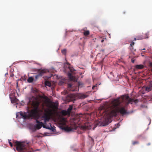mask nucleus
I'll use <instances>...</instances> for the list:
<instances>
[{"mask_svg":"<svg viewBox=\"0 0 152 152\" xmlns=\"http://www.w3.org/2000/svg\"><path fill=\"white\" fill-rule=\"evenodd\" d=\"M89 34L90 32L88 30L85 31L83 32V34L85 36H88L89 35Z\"/></svg>","mask_w":152,"mask_h":152,"instance_id":"f3484780","label":"nucleus"},{"mask_svg":"<svg viewBox=\"0 0 152 152\" xmlns=\"http://www.w3.org/2000/svg\"><path fill=\"white\" fill-rule=\"evenodd\" d=\"M41 120H44V123L46 125V122L49 121L50 119V112L46 111L41 117Z\"/></svg>","mask_w":152,"mask_h":152,"instance_id":"39448f33","label":"nucleus"},{"mask_svg":"<svg viewBox=\"0 0 152 152\" xmlns=\"http://www.w3.org/2000/svg\"><path fill=\"white\" fill-rule=\"evenodd\" d=\"M108 124H102V126H106V125H107Z\"/></svg>","mask_w":152,"mask_h":152,"instance_id":"c9c22d12","label":"nucleus"},{"mask_svg":"<svg viewBox=\"0 0 152 152\" xmlns=\"http://www.w3.org/2000/svg\"><path fill=\"white\" fill-rule=\"evenodd\" d=\"M132 144L133 145H134L135 144H138L139 143L137 141H132Z\"/></svg>","mask_w":152,"mask_h":152,"instance_id":"4be33fe9","label":"nucleus"},{"mask_svg":"<svg viewBox=\"0 0 152 152\" xmlns=\"http://www.w3.org/2000/svg\"><path fill=\"white\" fill-rule=\"evenodd\" d=\"M143 39L142 37H137V39L141 40Z\"/></svg>","mask_w":152,"mask_h":152,"instance_id":"a878e982","label":"nucleus"},{"mask_svg":"<svg viewBox=\"0 0 152 152\" xmlns=\"http://www.w3.org/2000/svg\"><path fill=\"white\" fill-rule=\"evenodd\" d=\"M102 38V37H100V38Z\"/></svg>","mask_w":152,"mask_h":152,"instance_id":"a18cd8bd","label":"nucleus"},{"mask_svg":"<svg viewBox=\"0 0 152 152\" xmlns=\"http://www.w3.org/2000/svg\"><path fill=\"white\" fill-rule=\"evenodd\" d=\"M11 102L12 103H17L18 102V100L15 97L12 98L10 97Z\"/></svg>","mask_w":152,"mask_h":152,"instance_id":"1a4fd4ad","label":"nucleus"},{"mask_svg":"<svg viewBox=\"0 0 152 152\" xmlns=\"http://www.w3.org/2000/svg\"><path fill=\"white\" fill-rule=\"evenodd\" d=\"M152 90V84L147 86L145 88V91L149 92Z\"/></svg>","mask_w":152,"mask_h":152,"instance_id":"f8f14e48","label":"nucleus"},{"mask_svg":"<svg viewBox=\"0 0 152 152\" xmlns=\"http://www.w3.org/2000/svg\"><path fill=\"white\" fill-rule=\"evenodd\" d=\"M8 75V73H6V74H5V75Z\"/></svg>","mask_w":152,"mask_h":152,"instance_id":"a19ab883","label":"nucleus"},{"mask_svg":"<svg viewBox=\"0 0 152 152\" xmlns=\"http://www.w3.org/2000/svg\"><path fill=\"white\" fill-rule=\"evenodd\" d=\"M83 86V83L81 82H79L78 83V88H81Z\"/></svg>","mask_w":152,"mask_h":152,"instance_id":"412c9836","label":"nucleus"},{"mask_svg":"<svg viewBox=\"0 0 152 152\" xmlns=\"http://www.w3.org/2000/svg\"><path fill=\"white\" fill-rule=\"evenodd\" d=\"M48 72V70L46 69H39L37 71L38 74L41 77Z\"/></svg>","mask_w":152,"mask_h":152,"instance_id":"0eeeda50","label":"nucleus"},{"mask_svg":"<svg viewBox=\"0 0 152 152\" xmlns=\"http://www.w3.org/2000/svg\"><path fill=\"white\" fill-rule=\"evenodd\" d=\"M45 85L48 86H51V83L48 81H46L45 82Z\"/></svg>","mask_w":152,"mask_h":152,"instance_id":"a211bd4d","label":"nucleus"},{"mask_svg":"<svg viewBox=\"0 0 152 152\" xmlns=\"http://www.w3.org/2000/svg\"><path fill=\"white\" fill-rule=\"evenodd\" d=\"M104 49H102L100 51H102V52H104Z\"/></svg>","mask_w":152,"mask_h":152,"instance_id":"e433bc0d","label":"nucleus"},{"mask_svg":"<svg viewBox=\"0 0 152 152\" xmlns=\"http://www.w3.org/2000/svg\"><path fill=\"white\" fill-rule=\"evenodd\" d=\"M151 143L150 142H149L147 144V145H151Z\"/></svg>","mask_w":152,"mask_h":152,"instance_id":"4c0bfd02","label":"nucleus"},{"mask_svg":"<svg viewBox=\"0 0 152 152\" xmlns=\"http://www.w3.org/2000/svg\"><path fill=\"white\" fill-rule=\"evenodd\" d=\"M39 104V102L37 101H34L32 102V105L36 110H38Z\"/></svg>","mask_w":152,"mask_h":152,"instance_id":"6e6552de","label":"nucleus"},{"mask_svg":"<svg viewBox=\"0 0 152 152\" xmlns=\"http://www.w3.org/2000/svg\"><path fill=\"white\" fill-rule=\"evenodd\" d=\"M134 42H132L131 44H130V46H132V47L134 45Z\"/></svg>","mask_w":152,"mask_h":152,"instance_id":"7c9ffc66","label":"nucleus"},{"mask_svg":"<svg viewBox=\"0 0 152 152\" xmlns=\"http://www.w3.org/2000/svg\"><path fill=\"white\" fill-rule=\"evenodd\" d=\"M14 74L12 72H11L10 73V77H12L14 76Z\"/></svg>","mask_w":152,"mask_h":152,"instance_id":"bb28decb","label":"nucleus"},{"mask_svg":"<svg viewBox=\"0 0 152 152\" xmlns=\"http://www.w3.org/2000/svg\"><path fill=\"white\" fill-rule=\"evenodd\" d=\"M40 77L41 76L40 75H39L38 74L37 75L35 76V77L36 79H37L38 78H39V77Z\"/></svg>","mask_w":152,"mask_h":152,"instance_id":"5701e85b","label":"nucleus"},{"mask_svg":"<svg viewBox=\"0 0 152 152\" xmlns=\"http://www.w3.org/2000/svg\"><path fill=\"white\" fill-rule=\"evenodd\" d=\"M17 87L18 86V83H17Z\"/></svg>","mask_w":152,"mask_h":152,"instance_id":"ea45409f","label":"nucleus"},{"mask_svg":"<svg viewBox=\"0 0 152 152\" xmlns=\"http://www.w3.org/2000/svg\"><path fill=\"white\" fill-rule=\"evenodd\" d=\"M61 52L62 53H66V50L65 49H64L63 50H62Z\"/></svg>","mask_w":152,"mask_h":152,"instance_id":"c756f323","label":"nucleus"},{"mask_svg":"<svg viewBox=\"0 0 152 152\" xmlns=\"http://www.w3.org/2000/svg\"><path fill=\"white\" fill-rule=\"evenodd\" d=\"M135 68L138 69H141L143 68L144 66L142 64L137 65L135 66Z\"/></svg>","mask_w":152,"mask_h":152,"instance_id":"2eb2a0df","label":"nucleus"},{"mask_svg":"<svg viewBox=\"0 0 152 152\" xmlns=\"http://www.w3.org/2000/svg\"><path fill=\"white\" fill-rule=\"evenodd\" d=\"M75 97V95L73 94H70L68 95L69 102L73 101Z\"/></svg>","mask_w":152,"mask_h":152,"instance_id":"9d476101","label":"nucleus"},{"mask_svg":"<svg viewBox=\"0 0 152 152\" xmlns=\"http://www.w3.org/2000/svg\"><path fill=\"white\" fill-rule=\"evenodd\" d=\"M52 107H53L54 108H57V106L56 105H53L52 106Z\"/></svg>","mask_w":152,"mask_h":152,"instance_id":"cd10ccee","label":"nucleus"},{"mask_svg":"<svg viewBox=\"0 0 152 152\" xmlns=\"http://www.w3.org/2000/svg\"><path fill=\"white\" fill-rule=\"evenodd\" d=\"M67 64L68 66V68H69L70 70V71L71 72H73L74 70H73L72 69H70V64L68 62L67 63Z\"/></svg>","mask_w":152,"mask_h":152,"instance_id":"b1692460","label":"nucleus"},{"mask_svg":"<svg viewBox=\"0 0 152 152\" xmlns=\"http://www.w3.org/2000/svg\"><path fill=\"white\" fill-rule=\"evenodd\" d=\"M149 66L152 67V62H150L149 64Z\"/></svg>","mask_w":152,"mask_h":152,"instance_id":"473e14b6","label":"nucleus"},{"mask_svg":"<svg viewBox=\"0 0 152 152\" xmlns=\"http://www.w3.org/2000/svg\"><path fill=\"white\" fill-rule=\"evenodd\" d=\"M34 81V78L32 77H29L27 80V81L29 83L32 82Z\"/></svg>","mask_w":152,"mask_h":152,"instance_id":"dca6fc26","label":"nucleus"},{"mask_svg":"<svg viewBox=\"0 0 152 152\" xmlns=\"http://www.w3.org/2000/svg\"><path fill=\"white\" fill-rule=\"evenodd\" d=\"M80 128L82 130H86L88 129L89 128L88 126H87L86 125H81L80 126Z\"/></svg>","mask_w":152,"mask_h":152,"instance_id":"4468645a","label":"nucleus"},{"mask_svg":"<svg viewBox=\"0 0 152 152\" xmlns=\"http://www.w3.org/2000/svg\"><path fill=\"white\" fill-rule=\"evenodd\" d=\"M19 114L21 118L26 119L27 118H37V115L35 110H31L28 114L26 115L25 112H20Z\"/></svg>","mask_w":152,"mask_h":152,"instance_id":"20e7f679","label":"nucleus"},{"mask_svg":"<svg viewBox=\"0 0 152 152\" xmlns=\"http://www.w3.org/2000/svg\"><path fill=\"white\" fill-rule=\"evenodd\" d=\"M143 50H145V48H144L142 49Z\"/></svg>","mask_w":152,"mask_h":152,"instance_id":"c03bdc74","label":"nucleus"},{"mask_svg":"<svg viewBox=\"0 0 152 152\" xmlns=\"http://www.w3.org/2000/svg\"><path fill=\"white\" fill-rule=\"evenodd\" d=\"M72 106L71 105L69 106V107L68 108L67 111H65V112H66L65 114H69L71 111L72 109Z\"/></svg>","mask_w":152,"mask_h":152,"instance_id":"9b49d317","label":"nucleus"},{"mask_svg":"<svg viewBox=\"0 0 152 152\" xmlns=\"http://www.w3.org/2000/svg\"><path fill=\"white\" fill-rule=\"evenodd\" d=\"M138 101V99H132L130 98L128 95H125L115 99L113 101V103L115 105L117 106L123 102H124L127 104H128L129 103L132 104L133 102L137 103Z\"/></svg>","mask_w":152,"mask_h":152,"instance_id":"7ed1b4c3","label":"nucleus"},{"mask_svg":"<svg viewBox=\"0 0 152 152\" xmlns=\"http://www.w3.org/2000/svg\"><path fill=\"white\" fill-rule=\"evenodd\" d=\"M132 62L133 63H134V60L133 59H132Z\"/></svg>","mask_w":152,"mask_h":152,"instance_id":"72a5a7b5","label":"nucleus"},{"mask_svg":"<svg viewBox=\"0 0 152 152\" xmlns=\"http://www.w3.org/2000/svg\"><path fill=\"white\" fill-rule=\"evenodd\" d=\"M10 141L11 140H9V143L10 145V146H11V147H12L13 146V145L12 142Z\"/></svg>","mask_w":152,"mask_h":152,"instance_id":"393cba45","label":"nucleus"},{"mask_svg":"<svg viewBox=\"0 0 152 152\" xmlns=\"http://www.w3.org/2000/svg\"><path fill=\"white\" fill-rule=\"evenodd\" d=\"M136 38H134V40H136Z\"/></svg>","mask_w":152,"mask_h":152,"instance_id":"37998d69","label":"nucleus"},{"mask_svg":"<svg viewBox=\"0 0 152 152\" xmlns=\"http://www.w3.org/2000/svg\"><path fill=\"white\" fill-rule=\"evenodd\" d=\"M50 126H51V128H50V129H51V130L52 131H54V129L53 127H52L51 126V125H50Z\"/></svg>","mask_w":152,"mask_h":152,"instance_id":"2f4dec72","label":"nucleus"},{"mask_svg":"<svg viewBox=\"0 0 152 152\" xmlns=\"http://www.w3.org/2000/svg\"><path fill=\"white\" fill-rule=\"evenodd\" d=\"M69 86L71 87V85L70 84H69Z\"/></svg>","mask_w":152,"mask_h":152,"instance_id":"58836bf2","label":"nucleus"},{"mask_svg":"<svg viewBox=\"0 0 152 152\" xmlns=\"http://www.w3.org/2000/svg\"><path fill=\"white\" fill-rule=\"evenodd\" d=\"M115 99L112 101V103L114 107H116L115 109L113 110L110 112H108L106 110L101 109L100 112V113H104V115H109L110 117L115 116L117 115V114L119 113L123 115L126 114L127 111L125 109V107L123 106V105L121 104L122 103H123V104H126V103L124 102H123L118 105L115 106L113 103V101Z\"/></svg>","mask_w":152,"mask_h":152,"instance_id":"f257e3e1","label":"nucleus"},{"mask_svg":"<svg viewBox=\"0 0 152 152\" xmlns=\"http://www.w3.org/2000/svg\"><path fill=\"white\" fill-rule=\"evenodd\" d=\"M95 87V86H93V88H94V87Z\"/></svg>","mask_w":152,"mask_h":152,"instance_id":"79ce46f5","label":"nucleus"},{"mask_svg":"<svg viewBox=\"0 0 152 152\" xmlns=\"http://www.w3.org/2000/svg\"><path fill=\"white\" fill-rule=\"evenodd\" d=\"M14 145L16 147L17 150L19 152H31L32 150L29 145L28 143L16 141H13Z\"/></svg>","mask_w":152,"mask_h":152,"instance_id":"f03ea898","label":"nucleus"},{"mask_svg":"<svg viewBox=\"0 0 152 152\" xmlns=\"http://www.w3.org/2000/svg\"><path fill=\"white\" fill-rule=\"evenodd\" d=\"M68 76L71 80H73L74 77L72 75V74L71 73H69L68 74Z\"/></svg>","mask_w":152,"mask_h":152,"instance_id":"6ab92c4d","label":"nucleus"},{"mask_svg":"<svg viewBox=\"0 0 152 152\" xmlns=\"http://www.w3.org/2000/svg\"><path fill=\"white\" fill-rule=\"evenodd\" d=\"M65 111H63L62 112V113H63V114H64V115H66V114H65L66 112H65Z\"/></svg>","mask_w":152,"mask_h":152,"instance_id":"f704fd0d","label":"nucleus"},{"mask_svg":"<svg viewBox=\"0 0 152 152\" xmlns=\"http://www.w3.org/2000/svg\"><path fill=\"white\" fill-rule=\"evenodd\" d=\"M65 130L67 132H69L71 131V129L69 128L68 127H66L65 128Z\"/></svg>","mask_w":152,"mask_h":152,"instance_id":"aec40b11","label":"nucleus"},{"mask_svg":"<svg viewBox=\"0 0 152 152\" xmlns=\"http://www.w3.org/2000/svg\"><path fill=\"white\" fill-rule=\"evenodd\" d=\"M88 96V95L84 94H80L79 95V97L80 99H84Z\"/></svg>","mask_w":152,"mask_h":152,"instance_id":"ddd939ff","label":"nucleus"},{"mask_svg":"<svg viewBox=\"0 0 152 152\" xmlns=\"http://www.w3.org/2000/svg\"><path fill=\"white\" fill-rule=\"evenodd\" d=\"M36 122L37 124L35 125V127L37 129H40L42 126L44 128H45L47 129H50V127L48 126H46L44 123H43L42 122H40L37 119H36Z\"/></svg>","mask_w":152,"mask_h":152,"instance_id":"423d86ee","label":"nucleus"},{"mask_svg":"<svg viewBox=\"0 0 152 152\" xmlns=\"http://www.w3.org/2000/svg\"><path fill=\"white\" fill-rule=\"evenodd\" d=\"M106 38L104 37L102 38V39L101 40V42H103L104 41V39H106Z\"/></svg>","mask_w":152,"mask_h":152,"instance_id":"c85d7f7f","label":"nucleus"}]
</instances>
